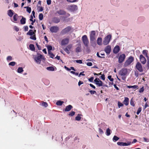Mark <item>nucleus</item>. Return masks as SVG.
Masks as SVG:
<instances>
[{
  "mask_svg": "<svg viewBox=\"0 0 149 149\" xmlns=\"http://www.w3.org/2000/svg\"><path fill=\"white\" fill-rule=\"evenodd\" d=\"M144 91V89L143 87V86L141 88H140L139 89V93H141L143 92Z\"/></svg>",
  "mask_w": 149,
  "mask_h": 149,
  "instance_id": "603ef678",
  "label": "nucleus"
},
{
  "mask_svg": "<svg viewBox=\"0 0 149 149\" xmlns=\"http://www.w3.org/2000/svg\"><path fill=\"white\" fill-rule=\"evenodd\" d=\"M47 70L50 71H53L54 70V68L52 67H48L47 68Z\"/></svg>",
  "mask_w": 149,
  "mask_h": 149,
  "instance_id": "58836bf2",
  "label": "nucleus"
},
{
  "mask_svg": "<svg viewBox=\"0 0 149 149\" xmlns=\"http://www.w3.org/2000/svg\"><path fill=\"white\" fill-rule=\"evenodd\" d=\"M26 19L25 18L22 17V19L20 20L21 24H24L26 23Z\"/></svg>",
  "mask_w": 149,
  "mask_h": 149,
  "instance_id": "bb28decb",
  "label": "nucleus"
},
{
  "mask_svg": "<svg viewBox=\"0 0 149 149\" xmlns=\"http://www.w3.org/2000/svg\"><path fill=\"white\" fill-rule=\"evenodd\" d=\"M123 106V104L120 102H118V106L119 108L121 107H122Z\"/></svg>",
  "mask_w": 149,
  "mask_h": 149,
  "instance_id": "09e8293b",
  "label": "nucleus"
},
{
  "mask_svg": "<svg viewBox=\"0 0 149 149\" xmlns=\"http://www.w3.org/2000/svg\"><path fill=\"white\" fill-rule=\"evenodd\" d=\"M52 21L54 23H57L60 22V20L58 18L55 17L53 18Z\"/></svg>",
  "mask_w": 149,
  "mask_h": 149,
  "instance_id": "aec40b11",
  "label": "nucleus"
},
{
  "mask_svg": "<svg viewBox=\"0 0 149 149\" xmlns=\"http://www.w3.org/2000/svg\"><path fill=\"white\" fill-rule=\"evenodd\" d=\"M100 78L102 80H104L105 79V75L103 74L100 77Z\"/></svg>",
  "mask_w": 149,
  "mask_h": 149,
  "instance_id": "13d9d810",
  "label": "nucleus"
},
{
  "mask_svg": "<svg viewBox=\"0 0 149 149\" xmlns=\"http://www.w3.org/2000/svg\"><path fill=\"white\" fill-rule=\"evenodd\" d=\"M82 40L84 46L86 47L88 46L89 41L87 36L86 35H84L82 37Z\"/></svg>",
  "mask_w": 149,
  "mask_h": 149,
  "instance_id": "f03ea898",
  "label": "nucleus"
},
{
  "mask_svg": "<svg viewBox=\"0 0 149 149\" xmlns=\"http://www.w3.org/2000/svg\"><path fill=\"white\" fill-rule=\"evenodd\" d=\"M104 50L107 54H109L111 51V46L109 45L106 46Z\"/></svg>",
  "mask_w": 149,
  "mask_h": 149,
  "instance_id": "dca6fc26",
  "label": "nucleus"
},
{
  "mask_svg": "<svg viewBox=\"0 0 149 149\" xmlns=\"http://www.w3.org/2000/svg\"><path fill=\"white\" fill-rule=\"evenodd\" d=\"M23 71V70L22 67H19L17 69V72L21 73Z\"/></svg>",
  "mask_w": 149,
  "mask_h": 149,
  "instance_id": "473e14b6",
  "label": "nucleus"
},
{
  "mask_svg": "<svg viewBox=\"0 0 149 149\" xmlns=\"http://www.w3.org/2000/svg\"><path fill=\"white\" fill-rule=\"evenodd\" d=\"M148 51L147 50H143L142 52L143 54L146 57H148Z\"/></svg>",
  "mask_w": 149,
  "mask_h": 149,
  "instance_id": "c85d7f7f",
  "label": "nucleus"
},
{
  "mask_svg": "<svg viewBox=\"0 0 149 149\" xmlns=\"http://www.w3.org/2000/svg\"><path fill=\"white\" fill-rule=\"evenodd\" d=\"M134 74L136 77H137L139 76L138 72V71H135Z\"/></svg>",
  "mask_w": 149,
  "mask_h": 149,
  "instance_id": "4d7b16f0",
  "label": "nucleus"
},
{
  "mask_svg": "<svg viewBox=\"0 0 149 149\" xmlns=\"http://www.w3.org/2000/svg\"><path fill=\"white\" fill-rule=\"evenodd\" d=\"M18 16L17 14L15 13L13 17V19L14 21L13 22L15 23H16V22L17 21Z\"/></svg>",
  "mask_w": 149,
  "mask_h": 149,
  "instance_id": "a878e982",
  "label": "nucleus"
},
{
  "mask_svg": "<svg viewBox=\"0 0 149 149\" xmlns=\"http://www.w3.org/2000/svg\"><path fill=\"white\" fill-rule=\"evenodd\" d=\"M36 45L37 46V47L38 48V49L39 50H41V47L39 45H38V43H36Z\"/></svg>",
  "mask_w": 149,
  "mask_h": 149,
  "instance_id": "bf43d9fd",
  "label": "nucleus"
},
{
  "mask_svg": "<svg viewBox=\"0 0 149 149\" xmlns=\"http://www.w3.org/2000/svg\"><path fill=\"white\" fill-rule=\"evenodd\" d=\"M143 139L144 140V141L146 142H149V139L148 138H147L145 137H143Z\"/></svg>",
  "mask_w": 149,
  "mask_h": 149,
  "instance_id": "5fc2aeb1",
  "label": "nucleus"
},
{
  "mask_svg": "<svg viewBox=\"0 0 149 149\" xmlns=\"http://www.w3.org/2000/svg\"><path fill=\"white\" fill-rule=\"evenodd\" d=\"M99 133L101 134H102L103 133V130H102L100 128L99 129Z\"/></svg>",
  "mask_w": 149,
  "mask_h": 149,
  "instance_id": "0e129e2a",
  "label": "nucleus"
},
{
  "mask_svg": "<svg viewBox=\"0 0 149 149\" xmlns=\"http://www.w3.org/2000/svg\"><path fill=\"white\" fill-rule=\"evenodd\" d=\"M56 13L59 15H64L66 14V12L63 10H59L56 11Z\"/></svg>",
  "mask_w": 149,
  "mask_h": 149,
  "instance_id": "a211bd4d",
  "label": "nucleus"
},
{
  "mask_svg": "<svg viewBox=\"0 0 149 149\" xmlns=\"http://www.w3.org/2000/svg\"><path fill=\"white\" fill-rule=\"evenodd\" d=\"M141 110H142V108L141 107H139L138 109L136 112V114L137 115H139V114L141 112Z\"/></svg>",
  "mask_w": 149,
  "mask_h": 149,
  "instance_id": "49530a36",
  "label": "nucleus"
},
{
  "mask_svg": "<svg viewBox=\"0 0 149 149\" xmlns=\"http://www.w3.org/2000/svg\"><path fill=\"white\" fill-rule=\"evenodd\" d=\"M135 68L138 71L140 72H142L143 71L142 66L139 62H137L136 63Z\"/></svg>",
  "mask_w": 149,
  "mask_h": 149,
  "instance_id": "39448f33",
  "label": "nucleus"
},
{
  "mask_svg": "<svg viewBox=\"0 0 149 149\" xmlns=\"http://www.w3.org/2000/svg\"><path fill=\"white\" fill-rule=\"evenodd\" d=\"M81 117L79 116H77L75 117V120L77 121H79L81 120Z\"/></svg>",
  "mask_w": 149,
  "mask_h": 149,
  "instance_id": "de8ad7c7",
  "label": "nucleus"
},
{
  "mask_svg": "<svg viewBox=\"0 0 149 149\" xmlns=\"http://www.w3.org/2000/svg\"><path fill=\"white\" fill-rule=\"evenodd\" d=\"M73 108V107L71 105H69L66 107L64 111L65 112L69 111Z\"/></svg>",
  "mask_w": 149,
  "mask_h": 149,
  "instance_id": "6ab92c4d",
  "label": "nucleus"
},
{
  "mask_svg": "<svg viewBox=\"0 0 149 149\" xmlns=\"http://www.w3.org/2000/svg\"><path fill=\"white\" fill-rule=\"evenodd\" d=\"M129 102V98L127 97H125V100L123 102V103L126 106L128 105Z\"/></svg>",
  "mask_w": 149,
  "mask_h": 149,
  "instance_id": "4be33fe9",
  "label": "nucleus"
},
{
  "mask_svg": "<svg viewBox=\"0 0 149 149\" xmlns=\"http://www.w3.org/2000/svg\"><path fill=\"white\" fill-rule=\"evenodd\" d=\"M24 31H28V27L27 26H24Z\"/></svg>",
  "mask_w": 149,
  "mask_h": 149,
  "instance_id": "69168bd1",
  "label": "nucleus"
},
{
  "mask_svg": "<svg viewBox=\"0 0 149 149\" xmlns=\"http://www.w3.org/2000/svg\"><path fill=\"white\" fill-rule=\"evenodd\" d=\"M127 73V68H123L119 71V74L121 76L122 79L123 80H125L126 77V75Z\"/></svg>",
  "mask_w": 149,
  "mask_h": 149,
  "instance_id": "f257e3e1",
  "label": "nucleus"
},
{
  "mask_svg": "<svg viewBox=\"0 0 149 149\" xmlns=\"http://www.w3.org/2000/svg\"><path fill=\"white\" fill-rule=\"evenodd\" d=\"M81 51V46L80 45H79L75 49V52L78 53L80 52Z\"/></svg>",
  "mask_w": 149,
  "mask_h": 149,
  "instance_id": "b1692460",
  "label": "nucleus"
},
{
  "mask_svg": "<svg viewBox=\"0 0 149 149\" xmlns=\"http://www.w3.org/2000/svg\"><path fill=\"white\" fill-rule=\"evenodd\" d=\"M48 53L49 55L50 56V57L52 58H54V57L55 56V55L54 54L51 52H48Z\"/></svg>",
  "mask_w": 149,
  "mask_h": 149,
  "instance_id": "2f4dec72",
  "label": "nucleus"
},
{
  "mask_svg": "<svg viewBox=\"0 0 149 149\" xmlns=\"http://www.w3.org/2000/svg\"><path fill=\"white\" fill-rule=\"evenodd\" d=\"M14 13L13 11L11 10H9L8 11V15L10 17H11L13 15Z\"/></svg>",
  "mask_w": 149,
  "mask_h": 149,
  "instance_id": "5701e85b",
  "label": "nucleus"
},
{
  "mask_svg": "<svg viewBox=\"0 0 149 149\" xmlns=\"http://www.w3.org/2000/svg\"><path fill=\"white\" fill-rule=\"evenodd\" d=\"M7 60L8 61H11L12 60V58L11 56H9L7 57Z\"/></svg>",
  "mask_w": 149,
  "mask_h": 149,
  "instance_id": "864d4df0",
  "label": "nucleus"
},
{
  "mask_svg": "<svg viewBox=\"0 0 149 149\" xmlns=\"http://www.w3.org/2000/svg\"><path fill=\"white\" fill-rule=\"evenodd\" d=\"M72 47V45L69 44L66 46V47L64 49V50L67 54H69L70 53L69 51Z\"/></svg>",
  "mask_w": 149,
  "mask_h": 149,
  "instance_id": "f8f14e48",
  "label": "nucleus"
},
{
  "mask_svg": "<svg viewBox=\"0 0 149 149\" xmlns=\"http://www.w3.org/2000/svg\"><path fill=\"white\" fill-rule=\"evenodd\" d=\"M90 42L95 41L96 40L95 32V31H91L90 35Z\"/></svg>",
  "mask_w": 149,
  "mask_h": 149,
  "instance_id": "0eeeda50",
  "label": "nucleus"
},
{
  "mask_svg": "<svg viewBox=\"0 0 149 149\" xmlns=\"http://www.w3.org/2000/svg\"><path fill=\"white\" fill-rule=\"evenodd\" d=\"M67 9L69 11L73 12L77 9V7L76 5H68L67 8Z\"/></svg>",
  "mask_w": 149,
  "mask_h": 149,
  "instance_id": "423d86ee",
  "label": "nucleus"
},
{
  "mask_svg": "<svg viewBox=\"0 0 149 149\" xmlns=\"http://www.w3.org/2000/svg\"><path fill=\"white\" fill-rule=\"evenodd\" d=\"M75 114V112L74 111H71V112H70L68 114V115L71 116H73Z\"/></svg>",
  "mask_w": 149,
  "mask_h": 149,
  "instance_id": "37998d69",
  "label": "nucleus"
},
{
  "mask_svg": "<svg viewBox=\"0 0 149 149\" xmlns=\"http://www.w3.org/2000/svg\"><path fill=\"white\" fill-rule=\"evenodd\" d=\"M29 47L30 50L32 51H34L35 50L34 46L33 44H31L29 45Z\"/></svg>",
  "mask_w": 149,
  "mask_h": 149,
  "instance_id": "cd10ccee",
  "label": "nucleus"
},
{
  "mask_svg": "<svg viewBox=\"0 0 149 149\" xmlns=\"http://www.w3.org/2000/svg\"><path fill=\"white\" fill-rule=\"evenodd\" d=\"M71 30V27L70 26H68L63 29L61 31V33L62 35H65L69 32Z\"/></svg>",
  "mask_w": 149,
  "mask_h": 149,
  "instance_id": "6e6552de",
  "label": "nucleus"
},
{
  "mask_svg": "<svg viewBox=\"0 0 149 149\" xmlns=\"http://www.w3.org/2000/svg\"><path fill=\"white\" fill-rule=\"evenodd\" d=\"M16 64V62L14 61L11 62L8 65H11L12 66H14Z\"/></svg>",
  "mask_w": 149,
  "mask_h": 149,
  "instance_id": "79ce46f5",
  "label": "nucleus"
},
{
  "mask_svg": "<svg viewBox=\"0 0 149 149\" xmlns=\"http://www.w3.org/2000/svg\"><path fill=\"white\" fill-rule=\"evenodd\" d=\"M110 132V129L109 128H108L106 130V134L108 136H109L111 134Z\"/></svg>",
  "mask_w": 149,
  "mask_h": 149,
  "instance_id": "7c9ffc66",
  "label": "nucleus"
},
{
  "mask_svg": "<svg viewBox=\"0 0 149 149\" xmlns=\"http://www.w3.org/2000/svg\"><path fill=\"white\" fill-rule=\"evenodd\" d=\"M91 43V45L93 47H95L96 45V43L95 41H92L91 42H90Z\"/></svg>",
  "mask_w": 149,
  "mask_h": 149,
  "instance_id": "f704fd0d",
  "label": "nucleus"
},
{
  "mask_svg": "<svg viewBox=\"0 0 149 149\" xmlns=\"http://www.w3.org/2000/svg\"><path fill=\"white\" fill-rule=\"evenodd\" d=\"M120 50V47L118 45L116 46L114 48L113 52L114 54H116L118 53Z\"/></svg>",
  "mask_w": 149,
  "mask_h": 149,
  "instance_id": "f3484780",
  "label": "nucleus"
},
{
  "mask_svg": "<svg viewBox=\"0 0 149 149\" xmlns=\"http://www.w3.org/2000/svg\"><path fill=\"white\" fill-rule=\"evenodd\" d=\"M103 84L102 81L100 79L99 83H97V85L99 87L102 86H103Z\"/></svg>",
  "mask_w": 149,
  "mask_h": 149,
  "instance_id": "e433bc0d",
  "label": "nucleus"
},
{
  "mask_svg": "<svg viewBox=\"0 0 149 149\" xmlns=\"http://www.w3.org/2000/svg\"><path fill=\"white\" fill-rule=\"evenodd\" d=\"M94 79V77H91L90 78L88 79V81L91 82H93V80Z\"/></svg>",
  "mask_w": 149,
  "mask_h": 149,
  "instance_id": "6e6d98bb",
  "label": "nucleus"
},
{
  "mask_svg": "<svg viewBox=\"0 0 149 149\" xmlns=\"http://www.w3.org/2000/svg\"><path fill=\"white\" fill-rule=\"evenodd\" d=\"M89 92L91 94H94L96 93L95 91L92 90L90 91Z\"/></svg>",
  "mask_w": 149,
  "mask_h": 149,
  "instance_id": "338daca9",
  "label": "nucleus"
},
{
  "mask_svg": "<svg viewBox=\"0 0 149 149\" xmlns=\"http://www.w3.org/2000/svg\"><path fill=\"white\" fill-rule=\"evenodd\" d=\"M44 58V57L42 55L40 54L39 56H36L34 59L37 63L40 64L41 62V59H43Z\"/></svg>",
  "mask_w": 149,
  "mask_h": 149,
  "instance_id": "1a4fd4ad",
  "label": "nucleus"
},
{
  "mask_svg": "<svg viewBox=\"0 0 149 149\" xmlns=\"http://www.w3.org/2000/svg\"><path fill=\"white\" fill-rule=\"evenodd\" d=\"M64 103V102L61 101H58L56 102V104L58 106H61Z\"/></svg>",
  "mask_w": 149,
  "mask_h": 149,
  "instance_id": "c756f323",
  "label": "nucleus"
},
{
  "mask_svg": "<svg viewBox=\"0 0 149 149\" xmlns=\"http://www.w3.org/2000/svg\"><path fill=\"white\" fill-rule=\"evenodd\" d=\"M67 1L69 2H76L77 0H66Z\"/></svg>",
  "mask_w": 149,
  "mask_h": 149,
  "instance_id": "680f3d73",
  "label": "nucleus"
},
{
  "mask_svg": "<svg viewBox=\"0 0 149 149\" xmlns=\"http://www.w3.org/2000/svg\"><path fill=\"white\" fill-rule=\"evenodd\" d=\"M83 83H84L83 81H81L80 80L78 82V85L79 86L83 84Z\"/></svg>",
  "mask_w": 149,
  "mask_h": 149,
  "instance_id": "774afa93",
  "label": "nucleus"
},
{
  "mask_svg": "<svg viewBox=\"0 0 149 149\" xmlns=\"http://www.w3.org/2000/svg\"><path fill=\"white\" fill-rule=\"evenodd\" d=\"M107 78L109 79L110 81H113L114 80L113 79L111 78V75L108 76Z\"/></svg>",
  "mask_w": 149,
  "mask_h": 149,
  "instance_id": "3c124183",
  "label": "nucleus"
},
{
  "mask_svg": "<svg viewBox=\"0 0 149 149\" xmlns=\"http://www.w3.org/2000/svg\"><path fill=\"white\" fill-rule=\"evenodd\" d=\"M24 8H26V11L29 13H30L31 11V9L30 7H25Z\"/></svg>",
  "mask_w": 149,
  "mask_h": 149,
  "instance_id": "a19ab883",
  "label": "nucleus"
},
{
  "mask_svg": "<svg viewBox=\"0 0 149 149\" xmlns=\"http://www.w3.org/2000/svg\"><path fill=\"white\" fill-rule=\"evenodd\" d=\"M139 59L141 63L143 64H144L146 63V59L141 54L139 56Z\"/></svg>",
  "mask_w": 149,
  "mask_h": 149,
  "instance_id": "2eb2a0df",
  "label": "nucleus"
},
{
  "mask_svg": "<svg viewBox=\"0 0 149 149\" xmlns=\"http://www.w3.org/2000/svg\"><path fill=\"white\" fill-rule=\"evenodd\" d=\"M94 81L97 85V83H99L100 79L98 78H96L94 79Z\"/></svg>",
  "mask_w": 149,
  "mask_h": 149,
  "instance_id": "c9c22d12",
  "label": "nucleus"
},
{
  "mask_svg": "<svg viewBox=\"0 0 149 149\" xmlns=\"http://www.w3.org/2000/svg\"><path fill=\"white\" fill-rule=\"evenodd\" d=\"M117 144L119 146H126L130 145L131 144V142H128L126 143L122 142H118Z\"/></svg>",
  "mask_w": 149,
  "mask_h": 149,
  "instance_id": "4468645a",
  "label": "nucleus"
},
{
  "mask_svg": "<svg viewBox=\"0 0 149 149\" xmlns=\"http://www.w3.org/2000/svg\"><path fill=\"white\" fill-rule=\"evenodd\" d=\"M47 48L48 49V52H51V50L52 49V47L51 45H47Z\"/></svg>",
  "mask_w": 149,
  "mask_h": 149,
  "instance_id": "72a5a7b5",
  "label": "nucleus"
},
{
  "mask_svg": "<svg viewBox=\"0 0 149 149\" xmlns=\"http://www.w3.org/2000/svg\"><path fill=\"white\" fill-rule=\"evenodd\" d=\"M130 103L131 105L133 107H134L135 104L134 101L132 100V99L131 100Z\"/></svg>",
  "mask_w": 149,
  "mask_h": 149,
  "instance_id": "a18cd8bd",
  "label": "nucleus"
},
{
  "mask_svg": "<svg viewBox=\"0 0 149 149\" xmlns=\"http://www.w3.org/2000/svg\"><path fill=\"white\" fill-rule=\"evenodd\" d=\"M43 17V15L42 13H40L39 15V18L40 20H42Z\"/></svg>",
  "mask_w": 149,
  "mask_h": 149,
  "instance_id": "4c0bfd02",
  "label": "nucleus"
},
{
  "mask_svg": "<svg viewBox=\"0 0 149 149\" xmlns=\"http://www.w3.org/2000/svg\"><path fill=\"white\" fill-rule=\"evenodd\" d=\"M51 0H47V3L48 5H50L51 3Z\"/></svg>",
  "mask_w": 149,
  "mask_h": 149,
  "instance_id": "052dcab7",
  "label": "nucleus"
},
{
  "mask_svg": "<svg viewBox=\"0 0 149 149\" xmlns=\"http://www.w3.org/2000/svg\"><path fill=\"white\" fill-rule=\"evenodd\" d=\"M97 44L99 45L102 44V39L101 38H98L97 40Z\"/></svg>",
  "mask_w": 149,
  "mask_h": 149,
  "instance_id": "412c9836",
  "label": "nucleus"
},
{
  "mask_svg": "<svg viewBox=\"0 0 149 149\" xmlns=\"http://www.w3.org/2000/svg\"><path fill=\"white\" fill-rule=\"evenodd\" d=\"M134 58L131 56L126 61L124 64V67H126L130 65L134 61Z\"/></svg>",
  "mask_w": 149,
  "mask_h": 149,
  "instance_id": "7ed1b4c3",
  "label": "nucleus"
},
{
  "mask_svg": "<svg viewBox=\"0 0 149 149\" xmlns=\"http://www.w3.org/2000/svg\"><path fill=\"white\" fill-rule=\"evenodd\" d=\"M30 38L31 39H32L33 40H36V39L35 35H34L33 36H31L30 37Z\"/></svg>",
  "mask_w": 149,
  "mask_h": 149,
  "instance_id": "c03bdc74",
  "label": "nucleus"
},
{
  "mask_svg": "<svg viewBox=\"0 0 149 149\" xmlns=\"http://www.w3.org/2000/svg\"><path fill=\"white\" fill-rule=\"evenodd\" d=\"M35 33L34 31H33V30L31 29H30L29 30L28 32L27 33V35H30L31 36H32L33 34H34Z\"/></svg>",
  "mask_w": 149,
  "mask_h": 149,
  "instance_id": "393cba45",
  "label": "nucleus"
},
{
  "mask_svg": "<svg viewBox=\"0 0 149 149\" xmlns=\"http://www.w3.org/2000/svg\"><path fill=\"white\" fill-rule=\"evenodd\" d=\"M111 37V35L110 34H109L104 38L103 42V44L104 45H107L109 44Z\"/></svg>",
  "mask_w": 149,
  "mask_h": 149,
  "instance_id": "20e7f679",
  "label": "nucleus"
},
{
  "mask_svg": "<svg viewBox=\"0 0 149 149\" xmlns=\"http://www.w3.org/2000/svg\"><path fill=\"white\" fill-rule=\"evenodd\" d=\"M75 61L77 63L79 64H81L82 63V61L81 60H75Z\"/></svg>",
  "mask_w": 149,
  "mask_h": 149,
  "instance_id": "e2e57ef3",
  "label": "nucleus"
},
{
  "mask_svg": "<svg viewBox=\"0 0 149 149\" xmlns=\"http://www.w3.org/2000/svg\"><path fill=\"white\" fill-rule=\"evenodd\" d=\"M50 30L52 33H56L58 31L59 28L57 26H52L50 27Z\"/></svg>",
  "mask_w": 149,
  "mask_h": 149,
  "instance_id": "9d476101",
  "label": "nucleus"
},
{
  "mask_svg": "<svg viewBox=\"0 0 149 149\" xmlns=\"http://www.w3.org/2000/svg\"><path fill=\"white\" fill-rule=\"evenodd\" d=\"M125 57V55L124 54L120 55L118 57V62L119 63H122L124 61Z\"/></svg>",
  "mask_w": 149,
  "mask_h": 149,
  "instance_id": "9b49d317",
  "label": "nucleus"
},
{
  "mask_svg": "<svg viewBox=\"0 0 149 149\" xmlns=\"http://www.w3.org/2000/svg\"><path fill=\"white\" fill-rule=\"evenodd\" d=\"M42 105L45 107H47L48 106L47 103L46 102H43L42 104Z\"/></svg>",
  "mask_w": 149,
  "mask_h": 149,
  "instance_id": "8fccbe9b",
  "label": "nucleus"
},
{
  "mask_svg": "<svg viewBox=\"0 0 149 149\" xmlns=\"http://www.w3.org/2000/svg\"><path fill=\"white\" fill-rule=\"evenodd\" d=\"M119 139V137H118L116 136H114L113 137V141H118Z\"/></svg>",
  "mask_w": 149,
  "mask_h": 149,
  "instance_id": "ea45409f",
  "label": "nucleus"
},
{
  "mask_svg": "<svg viewBox=\"0 0 149 149\" xmlns=\"http://www.w3.org/2000/svg\"><path fill=\"white\" fill-rule=\"evenodd\" d=\"M69 39L67 38H65L63 39L61 42V45L62 46L66 45L68 44L69 42Z\"/></svg>",
  "mask_w": 149,
  "mask_h": 149,
  "instance_id": "ddd939ff",
  "label": "nucleus"
}]
</instances>
